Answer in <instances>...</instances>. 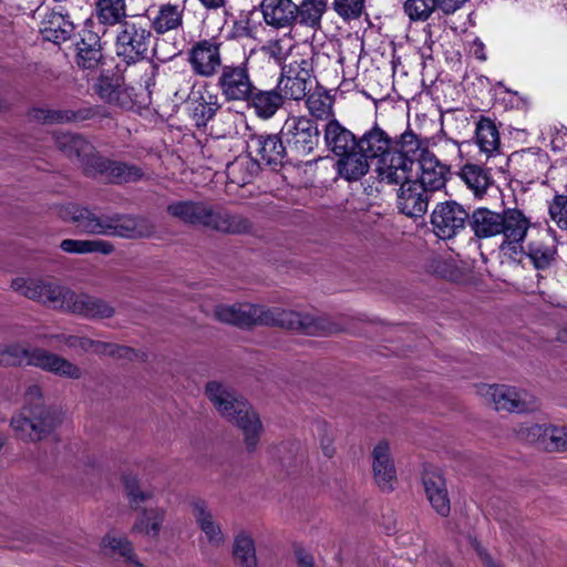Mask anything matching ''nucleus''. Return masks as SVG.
Wrapping results in <instances>:
<instances>
[{
	"instance_id": "nucleus-57",
	"label": "nucleus",
	"mask_w": 567,
	"mask_h": 567,
	"mask_svg": "<svg viewBox=\"0 0 567 567\" xmlns=\"http://www.w3.org/2000/svg\"><path fill=\"white\" fill-rule=\"evenodd\" d=\"M198 111L199 109H195L193 114V118L196 121L197 126H205L206 122L215 114L214 109H200V113Z\"/></svg>"
},
{
	"instance_id": "nucleus-22",
	"label": "nucleus",
	"mask_w": 567,
	"mask_h": 567,
	"mask_svg": "<svg viewBox=\"0 0 567 567\" xmlns=\"http://www.w3.org/2000/svg\"><path fill=\"white\" fill-rule=\"evenodd\" d=\"M423 485L434 511L446 517L450 514L451 505L444 477L439 472H426L423 475Z\"/></svg>"
},
{
	"instance_id": "nucleus-5",
	"label": "nucleus",
	"mask_w": 567,
	"mask_h": 567,
	"mask_svg": "<svg viewBox=\"0 0 567 567\" xmlns=\"http://www.w3.org/2000/svg\"><path fill=\"white\" fill-rule=\"evenodd\" d=\"M58 423L56 413L43 404L41 390L37 385L28 389L23 408L11 419L16 435L27 442L43 440L53 432Z\"/></svg>"
},
{
	"instance_id": "nucleus-6",
	"label": "nucleus",
	"mask_w": 567,
	"mask_h": 567,
	"mask_svg": "<svg viewBox=\"0 0 567 567\" xmlns=\"http://www.w3.org/2000/svg\"><path fill=\"white\" fill-rule=\"evenodd\" d=\"M218 85L228 102H247L248 106H278L280 102L276 91H261L254 86L245 64L225 65Z\"/></svg>"
},
{
	"instance_id": "nucleus-43",
	"label": "nucleus",
	"mask_w": 567,
	"mask_h": 567,
	"mask_svg": "<svg viewBox=\"0 0 567 567\" xmlns=\"http://www.w3.org/2000/svg\"><path fill=\"white\" fill-rule=\"evenodd\" d=\"M104 549H109L112 554H117L125 560L135 563V555L132 544L124 536L109 533L102 540Z\"/></svg>"
},
{
	"instance_id": "nucleus-39",
	"label": "nucleus",
	"mask_w": 567,
	"mask_h": 567,
	"mask_svg": "<svg viewBox=\"0 0 567 567\" xmlns=\"http://www.w3.org/2000/svg\"><path fill=\"white\" fill-rule=\"evenodd\" d=\"M34 117L45 122H69L84 121L92 116V109H79L76 112L72 109H33Z\"/></svg>"
},
{
	"instance_id": "nucleus-37",
	"label": "nucleus",
	"mask_w": 567,
	"mask_h": 567,
	"mask_svg": "<svg viewBox=\"0 0 567 567\" xmlns=\"http://www.w3.org/2000/svg\"><path fill=\"white\" fill-rule=\"evenodd\" d=\"M233 554L241 567H257L256 547L251 535L239 532L234 539Z\"/></svg>"
},
{
	"instance_id": "nucleus-53",
	"label": "nucleus",
	"mask_w": 567,
	"mask_h": 567,
	"mask_svg": "<svg viewBox=\"0 0 567 567\" xmlns=\"http://www.w3.org/2000/svg\"><path fill=\"white\" fill-rule=\"evenodd\" d=\"M62 342L71 349H80L85 352L90 351L91 339L80 336H61Z\"/></svg>"
},
{
	"instance_id": "nucleus-46",
	"label": "nucleus",
	"mask_w": 567,
	"mask_h": 567,
	"mask_svg": "<svg viewBox=\"0 0 567 567\" xmlns=\"http://www.w3.org/2000/svg\"><path fill=\"white\" fill-rule=\"evenodd\" d=\"M548 214L560 230H567V195L555 194L548 202Z\"/></svg>"
},
{
	"instance_id": "nucleus-50",
	"label": "nucleus",
	"mask_w": 567,
	"mask_h": 567,
	"mask_svg": "<svg viewBox=\"0 0 567 567\" xmlns=\"http://www.w3.org/2000/svg\"><path fill=\"white\" fill-rule=\"evenodd\" d=\"M333 8L343 19H355L363 11L364 0H334Z\"/></svg>"
},
{
	"instance_id": "nucleus-12",
	"label": "nucleus",
	"mask_w": 567,
	"mask_h": 567,
	"mask_svg": "<svg viewBox=\"0 0 567 567\" xmlns=\"http://www.w3.org/2000/svg\"><path fill=\"white\" fill-rule=\"evenodd\" d=\"M420 154L415 156L414 177L429 192L444 187L449 168L429 150L427 141L419 138Z\"/></svg>"
},
{
	"instance_id": "nucleus-42",
	"label": "nucleus",
	"mask_w": 567,
	"mask_h": 567,
	"mask_svg": "<svg viewBox=\"0 0 567 567\" xmlns=\"http://www.w3.org/2000/svg\"><path fill=\"white\" fill-rule=\"evenodd\" d=\"M165 512L162 508H147L142 512L133 525V530L147 536L156 537L164 520Z\"/></svg>"
},
{
	"instance_id": "nucleus-48",
	"label": "nucleus",
	"mask_w": 567,
	"mask_h": 567,
	"mask_svg": "<svg viewBox=\"0 0 567 567\" xmlns=\"http://www.w3.org/2000/svg\"><path fill=\"white\" fill-rule=\"evenodd\" d=\"M281 72L292 76V79L309 81L312 73V62L307 58L292 56L291 61L282 66Z\"/></svg>"
},
{
	"instance_id": "nucleus-10",
	"label": "nucleus",
	"mask_w": 567,
	"mask_h": 567,
	"mask_svg": "<svg viewBox=\"0 0 567 567\" xmlns=\"http://www.w3.org/2000/svg\"><path fill=\"white\" fill-rule=\"evenodd\" d=\"M152 32L142 20H127L120 24L116 40V55L126 64L143 61L148 53Z\"/></svg>"
},
{
	"instance_id": "nucleus-14",
	"label": "nucleus",
	"mask_w": 567,
	"mask_h": 567,
	"mask_svg": "<svg viewBox=\"0 0 567 567\" xmlns=\"http://www.w3.org/2000/svg\"><path fill=\"white\" fill-rule=\"evenodd\" d=\"M501 224V235L503 236L501 248L514 252L523 250L522 244L525 241L532 227L530 218L520 209L506 208L502 212Z\"/></svg>"
},
{
	"instance_id": "nucleus-11",
	"label": "nucleus",
	"mask_w": 567,
	"mask_h": 567,
	"mask_svg": "<svg viewBox=\"0 0 567 567\" xmlns=\"http://www.w3.org/2000/svg\"><path fill=\"white\" fill-rule=\"evenodd\" d=\"M482 394L497 411L526 413L538 408V402L532 393L506 384L484 385Z\"/></svg>"
},
{
	"instance_id": "nucleus-17",
	"label": "nucleus",
	"mask_w": 567,
	"mask_h": 567,
	"mask_svg": "<svg viewBox=\"0 0 567 567\" xmlns=\"http://www.w3.org/2000/svg\"><path fill=\"white\" fill-rule=\"evenodd\" d=\"M427 192L413 178L401 184L398 194L399 210L408 217L423 216L429 205Z\"/></svg>"
},
{
	"instance_id": "nucleus-61",
	"label": "nucleus",
	"mask_w": 567,
	"mask_h": 567,
	"mask_svg": "<svg viewBox=\"0 0 567 567\" xmlns=\"http://www.w3.org/2000/svg\"><path fill=\"white\" fill-rule=\"evenodd\" d=\"M298 566L299 567H315L313 558L306 554H298Z\"/></svg>"
},
{
	"instance_id": "nucleus-15",
	"label": "nucleus",
	"mask_w": 567,
	"mask_h": 567,
	"mask_svg": "<svg viewBox=\"0 0 567 567\" xmlns=\"http://www.w3.org/2000/svg\"><path fill=\"white\" fill-rule=\"evenodd\" d=\"M188 61L197 75H214L221 64L220 43L216 39L195 42L188 52Z\"/></svg>"
},
{
	"instance_id": "nucleus-16",
	"label": "nucleus",
	"mask_w": 567,
	"mask_h": 567,
	"mask_svg": "<svg viewBox=\"0 0 567 567\" xmlns=\"http://www.w3.org/2000/svg\"><path fill=\"white\" fill-rule=\"evenodd\" d=\"M373 477L380 489L391 492L396 482V470L388 442H379L372 450Z\"/></svg>"
},
{
	"instance_id": "nucleus-47",
	"label": "nucleus",
	"mask_w": 567,
	"mask_h": 567,
	"mask_svg": "<svg viewBox=\"0 0 567 567\" xmlns=\"http://www.w3.org/2000/svg\"><path fill=\"white\" fill-rule=\"evenodd\" d=\"M437 8L436 0H406L404 10L411 20H426Z\"/></svg>"
},
{
	"instance_id": "nucleus-55",
	"label": "nucleus",
	"mask_w": 567,
	"mask_h": 567,
	"mask_svg": "<svg viewBox=\"0 0 567 567\" xmlns=\"http://www.w3.org/2000/svg\"><path fill=\"white\" fill-rule=\"evenodd\" d=\"M320 427L323 432L320 439L321 450L327 457H331L334 454L333 437L327 432L326 425H321Z\"/></svg>"
},
{
	"instance_id": "nucleus-62",
	"label": "nucleus",
	"mask_w": 567,
	"mask_h": 567,
	"mask_svg": "<svg viewBox=\"0 0 567 567\" xmlns=\"http://www.w3.org/2000/svg\"><path fill=\"white\" fill-rule=\"evenodd\" d=\"M204 7L209 9L220 8L224 4V0H198Z\"/></svg>"
},
{
	"instance_id": "nucleus-36",
	"label": "nucleus",
	"mask_w": 567,
	"mask_h": 567,
	"mask_svg": "<svg viewBox=\"0 0 567 567\" xmlns=\"http://www.w3.org/2000/svg\"><path fill=\"white\" fill-rule=\"evenodd\" d=\"M460 176L477 197L483 196L492 184L489 173L475 164H466L461 169Z\"/></svg>"
},
{
	"instance_id": "nucleus-56",
	"label": "nucleus",
	"mask_w": 567,
	"mask_h": 567,
	"mask_svg": "<svg viewBox=\"0 0 567 567\" xmlns=\"http://www.w3.org/2000/svg\"><path fill=\"white\" fill-rule=\"evenodd\" d=\"M437 8L441 9L445 14L454 13L458 10L467 0H436Z\"/></svg>"
},
{
	"instance_id": "nucleus-25",
	"label": "nucleus",
	"mask_w": 567,
	"mask_h": 567,
	"mask_svg": "<svg viewBox=\"0 0 567 567\" xmlns=\"http://www.w3.org/2000/svg\"><path fill=\"white\" fill-rule=\"evenodd\" d=\"M93 91L105 103L125 104V97L130 95L123 80L109 74H101L96 79Z\"/></svg>"
},
{
	"instance_id": "nucleus-32",
	"label": "nucleus",
	"mask_w": 567,
	"mask_h": 567,
	"mask_svg": "<svg viewBox=\"0 0 567 567\" xmlns=\"http://www.w3.org/2000/svg\"><path fill=\"white\" fill-rule=\"evenodd\" d=\"M357 150L368 159L380 158L390 151L384 132L374 128L365 133L357 143Z\"/></svg>"
},
{
	"instance_id": "nucleus-27",
	"label": "nucleus",
	"mask_w": 567,
	"mask_h": 567,
	"mask_svg": "<svg viewBox=\"0 0 567 567\" xmlns=\"http://www.w3.org/2000/svg\"><path fill=\"white\" fill-rule=\"evenodd\" d=\"M525 254L536 270L545 271L555 265L558 251L555 244L538 239L527 244Z\"/></svg>"
},
{
	"instance_id": "nucleus-3",
	"label": "nucleus",
	"mask_w": 567,
	"mask_h": 567,
	"mask_svg": "<svg viewBox=\"0 0 567 567\" xmlns=\"http://www.w3.org/2000/svg\"><path fill=\"white\" fill-rule=\"evenodd\" d=\"M166 210L171 217L193 227L229 235H244L252 230V223L248 217L206 200H174L167 205Z\"/></svg>"
},
{
	"instance_id": "nucleus-54",
	"label": "nucleus",
	"mask_w": 567,
	"mask_h": 567,
	"mask_svg": "<svg viewBox=\"0 0 567 567\" xmlns=\"http://www.w3.org/2000/svg\"><path fill=\"white\" fill-rule=\"evenodd\" d=\"M207 93V90L203 86L193 87L188 99L195 106H210L213 103L205 100V94Z\"/></svg>"
},
{
	"instance_id": "nucleus-60",
	"label": "nucleus",
	"mask_w": 567,
	"mask_h": 567,
	"mask_svg": "<svg viewBox=\"0 0 567 567\" xmlns=\"http://www.w3.org/2000/svg\"><path fill=\"white\" fill-rule=\"evenodd\" d=\"M470 52L478 60L485 61V45L480 39H475L470 45Z\"/></svg>"
},
{
	"instance_id": "nucleus-29",
	"label": "nucleus",
	"mask_w": 567,
	"mask_h": 567,
	"mask_svg": "<svg viewBox=\"0 0 567 567\" xmlns=\"http://www.w3.org/2000/svg\"><path fill=\"white\" fill-rule=\"evenodd\" d=\"M184 10L182 4H162L152 18V27L159 34L179 29L183 25Z\"/></svg>"
},
{
	"instance_id": "nucleus-13",
	"label": "nucleus",
	"mask_w": 567,
	"mask_h": 567,
	"mask_svg": "<svg viewBox=\"0 0 567 567\" xmlns=\"http://www.w3.org/2000/svg\"><path fill=\"white\" fill-rule=\"evenodd\" d=\"M470 214L455 202L439 204L432 213L434 233L442 239H450L464 229Z\"/></svg>"
},
{
	"instance_id": "nucleus-2",
	"label": "nucleus",
	"mask_w": 567,
	"mask_h": 567,
	"mask_svg": "<svg viewBox=\"0 0 567 567\" xmlns=\"http://www.w3.org/2000/svg\"><path fill=\"white\" fill-rule=\"evenodd\" d=\"M11 287L22 296L50 308L63 310L87 319H107L115 313L105 300L87 293H76L65 287L44 284L35 279L16 278Z\"/></svg>"
},
{
	"instance_id": "nucleus-49",
	"label": "nucleus",
	"mask_w": 567,
	"mask_h": 567,
	"mask_svg": "<svg viewBox=\"0 0 567 567\" xmlns=\"http://www.w3.org/2000/svg\"><path fill=\"white\" fill-rule=\"evenodd\" d=\"M90 351L96 354H107L118 358H128L131 359L134 354V351L127 347H120L113 343H107L103 341L91 340Z\"/></svg>"
},
{
	"instance_id": "nucleus-58",
	"label": "nucleus",
	"mask_w": 567,
	"mask_h": 567,
	"mask_svg": "<svg viewBox=\"0 0 567 567\" xmlns=\"http://www.w3.org/2000/svg\"><path fill=\"white\" fill-rule=\"evenodd\" d=\"M267 52L269 54V56L276 62V63H281L285 58H286V53L284 52L282 50V47L280 45L279 42H274V43H270L268 47H267Z\"/></svg>"
},
{
	"instance_id": "nucleus-28",
	"label": "nucleus",
	"mask_w": 567,
	"mask_h": 567,
	"mask_svg": "<svg viewBox=\"0 0 567 567\" xmlns=\"http://www.w3.org/2000/svg\"><path fill=\"white\" fill-rule=\"evenodd\" d=\"M326 143L334 154L342 156L357 150L354 135L342 127L336 120H331L326 124L324 128Z\"/></svg>"
},
{
	"instance_id": "nucleus-64",
	"label": "nucleus",
	"mask_w": 567,
	"mask_h": 567,
	"mask_svg": "<svg viewBox=\"0 0 567 567\" xmlns=\"http://www.w3.org/2000/svg\"><path fill=\"white\" fill-rule=\"evenodd\" d=\"M557 340L561 343H566L567 344V324L561 327L558 331H557V336H556Z\"/></svg>"
},
{
	"instance_id": "nucleus-41",
	"label": "nucleus",
	"mask_w": 567,
	"mask_h": 567,
	"mask_svg": "<svg viewBox=\"0 0 567 567\" xmlns=\"http://www.w3.org/2000/svg\"><path fill=\"white\" fill-rule=\"evenodd\" d=\"M308 82L309 81L292 79V76L281 72L277 90H275L280 96L278 106L287 100L300 101L303 99L307 94Z\"/></svg>"
},
{
	"instance_id": "nucleus-63",
	"label": "nucleus",
	"mask_w": 567,
	"mask_h": 567,
	"mask_svg": "<svg viewBox=\"0 0 567 567\" xmlns=\"http://www.w3.org/2000/svg\"><path fill=\"white\" fill-rule=\"evenodd\" d=\"M276 109H256L259 117L269 118L275 114Z\"/></svg>"
},
{
	"instance_id": "nucleus-40",
	"label": "nucleus",
	"mask_w": 567,
	"mask_h": 567,
	"mask_svg": "<svg viewBox=\"0 0 567 567\" xmlns=\"http://www.w3.org/2000/svg\"><path fill=\"white\" fill-rule=\"evenodd\" d=\"M95 13L101 23L115 25L126 16L125 0H97Z\"/></svg>"
},
{
	"instance_id": "nucleus-38",
	"label": "nucleus",
	"mask_w": 567,
	"mask_h": 567,
	"mask_svg": "<svg viewBox=\"0 0 567 567\" xmlns=\"http://www.w3.org/2000/svg\"><path fill=\"white\" fill-rule=\"evenodd\" d=\"M60 247L63 251L69 254L101 252L103 255H110L114 250L113 245L103 239H64L61 241Z\"/></svg>"
},
{
	"instance_id": "nucleus-51",
	"label": "nucleus",
	"mask_w": 567,
	"mask_h": 567,
	"mask_svg": "<svg viewBox=\"0 0 567 567\" xmlns=\"http://www.w3.org/2000/svg\"><path fill=\"white\" fill-rule=\"evenodd\" d=\"M124 485L127 496L130 497V502L133 506L137 507L141 503L146 502L153 496L151 492L141 491L138 482L134 476H125Z\"/></svg>"
},
{
	"instance_id": "nucleus-7",
	"label": "nucleus",
	"mask_w": 567,
	"mask_h": 567,
	"mask_svg": "<svg viewBox=\"0 0 567 567\" xmlns=\"http://www.w3.org/2000/svg\"><path fill=\"white\" fill-rule=\"evenodd\" d=\"M0 364L34 365L61 378L73 380H78L82 377L81 368L68 359L44 349L28 350L19 344L0 349Z\"/></svg>"
},
{
	"instance_id": "nucleus-44",
	"label": "nucleus",
	"mask_w": 567,
	"mask_h": 567,
	"mask_svg": "<svg viewBox=\"0 0 567 567\" xmlns=\"http://www.w3.org/2000/svg\"><path fill=\"white\" fill-rule=\"evenodd\" d=\"M259 154L268 165H277L281 162L285 147L277 136H268L259 142Z\"/></svg>"
},
{
	"instance_id": "nucleus-20",
	"label": "nucleus",
	"mask_w": 567,
	"mask_h": 567,
	"mask_svg": "<svg viewBox=\"0 0 567 567\" xmlns=\"http://www.w3.org/2000/svg\"><path fill=\"white\" fill-rule=\"evenodd\" d=\"M58 147L69 157H76L84 166L87 174L94 167V147L84 137L71 133H63L56 137Z\"/></svg>"
},
{
	"instance_id": "nucleus-26",
	"label": "nucleus",
	"mask_w": 567,
	"mask_h": 567,
	"mask_svg": "<svg viewBox=\"0 0 567 567\" xmlns=\"http://www.w3.org/2000/svg\"><path fill=\"white\" fill-rule=\"evenodd\" d=\"M73 29V23L58 12L47 13L40 24V32L43 39L53 43L66 41L71 37Z\"/></svg>"
},
{
	"instance_id": "nucleus-4",
	"label": "nucleus",
	"mask_w": 567,
	"mask_h": 567,
	"mask_svg": "<svg viewBox=\"0 0 567 567\" xmlns=\"http://www.w3.org/2000/svg\"><path fill=\"white\" fill-rule=\"evenodd\" d=\"M205 393L218 413L227 421L237 425L249 450H254L262 432V424L250 404L228 384L210 381Z\"/></svg>"
},
{
	"instance_id": "nucleus-19",
	"label": "nucleus",
	"mask_w": 567,
	"mask_h": 567,
	"mask_svg": "<svg viewBox=\"0 0 567 567\" xmlns=\"http://www.w3.org/2000/svg\"><path fill=\"white\" fill-rule=\"evenodd\" d=\"M260 10L267 25L289 29L296 23L297 4L292 0H262Z\"/></svg>"
},
{
	"instance_id": "nucleus-34",
	"label": "nucleus",
	"mask_w": 567,
	"mask_h": 567,
	"mask_svg": "<svg viewBox=\"0 0 567 567\" xmlns=\"http://www.w3.org/2000/svg\"><path fill=\"white\" fill-rule=\"evenodd\" d=\"M476 144L487 157L499 148V134L496 125L489 118H482L476 125Z\"/></svg>"
},
{
	"instance_id": "nucleus-45",
	"label": "nucleus",
	"mask_w": 567,
	"mask_h": 567,
	"mask_svg": "<svg viewBox=\"0 0 567 567\" xmlns=\"http://www.w3.org/2000/svg\"><path fill=\"white\" fill-rule=\"evenodd\" d=\"M550 426L524 423L516 429V435L526 442L538 443L545 449Z\"/></svg>"
},
{
	"instance_id": "nucleus-31",
	"label": "nucleus",
	"mask_w": 567,
	"mask_h": 567,
	"mask_svg": "<svg viewBox=\"0 0 567 567\" xmlns=\"http://www.w3.org/2000/svg\"><path fill=\"white\" fill-rule=\"evenodd\" d=\"M338 161L339 174L347 181H358L369 171V159L358 150L347 153Z\"/></svg>"
},
{
	"instance_id": "nucleus-35",
	"label": "nucleus",
	"mask_w": 567,
	"mask_h": 567,
	"mask_svg": "<svg viewBox=\"0 0 567 567\" xmlns=\"http://www.w3.org/2000/svg\"><path fill=\"white\" fill-rule=\"evenodd\" d=\"M326 9L324 0H303L299 6L297 4L296 22L316 30L320 27Z\"/></svg>"
},
{
	"instance_id": "nucleus-1",
	"label": "nucleus",
	"mask_w": 567,
	"mask_h": 567,
	"mask_svg": "<svg viewBox=\"0 0 567 567\" xmlns=\"http://www.w3.org/2000/svg\"><path fill=\"white\" fill-rule=\"evenodd\" d=\"M214 317L220 322L240 328L256 324L277 326L313 336H326L340 330V327L327 317L251 303L217 305Z\"/></svg>"
},
{
	"instance_id": "nucleus-9",
	"label": "nucleus",
	"mask_w": 567,
	"mask_h": 567,
	"mask_svg": "<svg viewBox=\"0 0 567 567\" xmlns=\"http://www.w3.org/2000/svg\"><path fill=\"white\" fill-rule=\"evenodd\" d=\"M71 219L83 231L94 235L117 236L123 238H136L147 234L145 221L131 216H97L87 208L72 206Z\"/></svg>"
},
{
	"instance_id": "nucleus-24",
	"label": "nucleus",
	"mask_w": 567,
	"mask_h": 567,
	"mask_svg": "<svg viewBox=\"0 0 567 567\" xmlns=\"http://www.w3.org/2000/svg\"><path fill=\"white\" fill-rule=\"evenodd\" d=\"M193 515L207 543L215 548L221 547L226 542V535L207 506L200 502L195 503Z\"/></svg>"
},
{
	"instance_id": "nucleus-21",
	"label": "nucleus",
	"mask_w": 567,
	"mask_h": 567,
	"mask_svg": "<svg viewBox=\"0 0 567 567\" xmlns=\"http://www.w3.org/2000/svg\"><path fill=\"white\" fill-rule=\"evenodd\" d=\"M502 213L478 207L468 216V227L478 239H488L501 235Z\"/></svg>"
},
{
	"instance_id": "nucleus-52",
	"label": "nucleus",
	"mask_w": 567,
	"mask_h": 567,
	"mask_svg": "<svg viewBox=\"0 0 567 567\" xmlns=\"http://www.w3.org/2000/svg\"><path fill=\"white\" fill-rule=\"evenodd\" d=\"M545 450L567 451V427L550 426Z\"/></svg>"
},
{
	"instance_id": "nucleus-59",
	"label": "nucleus",
	"mask_w": 567,
	"mask_h": 567,
	"mask_svg": "<svg viewBox=\"0 0 567 567\" xmlns=\"http://www.w3.org/2000/svg\"><path fill=\"white\" fill-rule=\"evenodd\" d=\"M157 73V68L153 64H148L145 73L142 78V84L144 87L150 91L151 86L155 84V75Z\"/></svg>"
},
{
	"instance_id": "nucleus-8",
	"label": "nucleus",
	"mask_w": 567,
	"mask_h": 567,
	"mask_svg": "<svg viewBox=\"0 0 567 567\" xmlns=\"http://www.w3.org/2000/svg\"><path fill=\"white\" fill-rule=\"evenodd\" d=\"M419 137L404 132L396 146L378 159L377 172L381 181L388 184H403L414 177L415 156L420 152Z\"/></svg>"
},
{
	"instance_id": "nucleus-18",
	"label": "nucleus",
	"mask_w": 567,
	"mask_h": 567,
	"mask_svg": "<svg viewBox=\"0 0 567 567\" xmlns=\"http://www.w3.org/2000/svg\"><path fill=\"white\" fill-rule=\"evenodd\" d=\"M284 133L302 152H310L318 142L319 128L310 117L290 116L284 125Z\"/></svg>"
},
{
	"instance_id": "nucleus-23",
	"label": "nucleus",
	"mask_w": 567,
	"mask_h": 567,
	"mask_svg": "<svg viewBox=\"0 0 567 567\" xmlns=\"http://www.w3.org/2000/svg\"><path fill=\"white\" fill-rule=\"evenodd\" d=\"M93 159L95 164L90 174H101L114 183L134 182L140 179L143 175L142 171L133 165L111 162L101 156L94 157Z\"/></svg>"
},
{
	"instance_id": "nucleus-33",
	"label": "nucleus",
	"mask_w": 567,
	"mask_h": 567,
	"mask_svg": "<svg viewBox=\"0 0 567 567\" xmlns=\"http://www.w3.org/2000/svg\"><path fill=\"white\" fill-rule=\"evenodd\" d=\"M102 60V44L96 34L89 33L78 44V64L83 69H94Z\"/></svg>"
},
{
	"instance_id": "nucleus-30",
	"label": "nucleus",
	"mask_w": 567,
	"mask_h": 567,
	"mask_svg": "<svg viewBox=\"0 0 567 567\" xmlns=\"http://www.w3.org/2000/svg\"><path fill=\"white\" fill-rule=\"evenodd\" d=\"M259 171V164L249 155H239L226 167L227 178L230 183L244 186L250 183Z\"/></svg>"
}]
</instances>
